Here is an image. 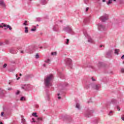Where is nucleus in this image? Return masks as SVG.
I'll return each instance as SVG.
<instances>
[{
	"label": "nucleus",
	"instance_id": "nucleus-14",
	"mask_svg": "<svg viewBox=\"0 0 124 124\" xmlns=\"http://www.w3.org/2000/svg\"><path fill=\"white\" fill-rule=\"evenodd\" d=\"M58 73L60 78H61V79H63V77H64V75L62 74V73L59 71H58Z\"/></svg>",
	"mask_w": 124,
	"mask_h": 124
},
{
	"label": "nucleus",
	"instance_id": "nucleus-49",
	"mask_svg": "<svg viewBox=\"0 0 124 124\" xmlns=\"http://www.w3.org/2000/svg\"><path fill=\"white\" fill-rule=\"evenodd\" d=\"M121 119L123 121H124V115H122V117H121Z\"/></svg>",
	"mask_w": 124,
	"mask_h": 124
},
{
	"label": "nucleus",
	"instance_id": "nucleus-34",
	"mask_svg": "<svg viewBox=\"0 0 124 124\" xmlns=\"http://www.w3.org/2000/svg\"><path fill=\"white\" fill-rule=\"evenodd\" d=\"M21 122L23 124H25L26 123V120H25V119L22 118V120H21Z\"/></svg>",
	"mask_w": 124,
	"mask_h": 124
},
{
	"label": "nucleus",
	"instance_id": "nucleus-46",
	"mask_svg": "<svg viewBox=\"0 0 124 124\" xmlns=\"http://www.w3.org/2000/svg\"><path fill=\"white\" fill-rule=\"evenodd\" d=\"M89 9H90V8L87 7L86 9V10H85L86 12H88V11H89Z\"/></svg>",
	"mask_w": 124,
	"mask_h": 124
},
{
	"label": "nucleus",
	"instance_id": "nucleus-60",
	"mask_svg": "<svg viewBox=\"0 0 124 124\" xmlns=\"http://www.w3.org/2000/svg\"><path fill=\"white\" fill-rule=\"evenodd\" d=\"M102 46H103L100 45V48H101V47H102Z\"/></svg>",
	"mask_w": 124,
	"mask_h": 124
},
{
	"label": "nucleus",
	"instance_id": "nucleus-44",
	"mask_svg": "<svg viewBox=\"0 0 124 124\" xmlns=\"http://www.w3.org/2000/svg\"><path fill=\"white\" fill-rule=\"evenodd\" d=\"M92 80L93 82L96 81V80H95V79L93 78V77L92 78Z\"/></svg>",
	"mask_w": 124,
	"mask_h": 124
},
{
	"label": "nucleus",
	"instance_id": "nucleus-43",
	"mask_svg": "<svg viewBox=\"0 0 124 124\" xmlns=\"http://www.w3.org/2000/svg\"><path fill=\"white\" fill-rule=\"evenodd\" d=\"M36 31V29L34 28V29H31V31Z\"/></svg>",
	"mask_w": 124,
	"mask_h": 124
},
{
	"label": "nucleus",
	"instance_id": "nucleus-52",
	"mask_svg": "<svg viewBox=\"0 0 124 124\" xmlns=\"http://www.w3.org/2000/svg\"><path fill=\"white\" fill-rule=\"evenodd\" d=\"M3 114H4V113L3 112H2L1 113V117H2V116H3Z\"/></svg>",
	"mask_w": 124,
	"mask_h": 124
},
{
	"label": "nucleus",
	"instance_id": "nucleus-42",
	"mask_svg": "<svg viewBox=\"0 0 124 124\" xmlns=\"http://www.w3.org/2000/svg\"><path fill=\"white\" fill-rule=\"evenodd\" d=\"M6 66H7V64L6 63H5L3 65V68H5V67H6Z\"/></svg>",
	"mask_w": 124,
	"mask_h": 124
},
{
	"label": "nucleus",
	"instance_id": "nucleus-30",
	"mask_svg": "<svg viewBox=\"0 0 124 124\" xmlns=\"http://www.w3.org/2000/svg\"><path fill=\"white\" fill-rule=\"evenodd\" d=\"M5 45V44L4 43L1 42H0V46H4Z\"/></svg>",
	"mask_w": 124,
	"mask_h": 124
},
{
	"label": "nucleus",
	"instance_id": "nucleus-59",
	"mask_svg": "<svg viewBox=\"0 0 124 124\" xmlns=\"http://www.w3.org/2000/svg\"><path fill=\"white\" fill-rule=\"evenodd\" d=\"M9 85H11V82H9Z\"/></svg>",
	"mask_w": 124,
	"mask_h": 124
},
{
	"label": "nucleus",
	"instance_id": "nucleus-28",
	"mask_svg": "<svg viewBox=\"0 0 124 124\" xmlns=\"http://www.w3.org/2000/svg\"><path fill=\"white\" fill-rule=\"evenodd\" d=\"M98 67H101L102 66V62H99L98 64Z\"/></svg>",
	"mask_w": 124,
	"mask_h": 124
},
{
	"label": "nucleus",
	"instance_id": "nucleus-50",
	"mask_svg": "<svg viewBox=\"0 0 124 124\" xmlns=\"http://www.w3.org/2000/svg\"><path fill=\"white\" fill-rule=\"evenodd\" d=\"M35 108H39V105H35Z\"/></svg>",
	"mask_w": 124,
	"mask_h": 124
},
{
	"label": "nucleus",
	"instance_id": "nucleus-47",
	"mask_svg": "<svg viewBox=\"0 0 124 124\" xmlns=\"http://www.w3.org/2000/svg\"><path fill=\"white\" fill-rule=\"evenodd\" d=\"M121 72H122V73H124V68H122V69H121Z\"/></svg>",
	"mask_w": 124,
	"mask_h": 124
},
{
	"label": "nucleus",
	"instance_id": "nucleus-2",
	"mask_svg": "<svg viewBox=\"0 0 124 124\" xmlns=\"http://www.w3.org/2000/svg\"><path fill=\"white\" fill-rule=\"evenodd\" d=\"M66 65L68 66L70 68H72V60L69 58H66L65 59Z\"/></svg>",
	"mask_w": 124,
	"mask_h": 124
},
{
	"label": "nucleus",
	"instance_id": "nucleus-11",
	"mask_svg": "<svg viewBox=\"0 0 124 124\" xmlns=\"http://www.w3.org/2000/svg\"><path fill=\"white\" fill-rule=\"evenodd\" d=\"M112 54H113V50H109L107 52V56L108 57H111Z\"/></svg>",
	"mask_w": 124,
	"mask_h": 124
},
{
	"label": "nucleus",
	"instance_id": "nucleus-7",
	"mask_svg": "<svg viewBox=\"0 0 124 124\" xmlns=\"http://www.w3.org/2000/svg\"><path fill=\"white\" fill-rule=\"evenodd\" d=\"M32 123H36V124H39V122H40V121L42 122L43 119L42 117H39V118H37L36 120H35L34 118H32Z\"/></svg>",
	"mask_w": 124,
	"mask_h": 124
},
{
	"label": "nucleus",
	"instance_id": "nucleus-62",
	"mask_svg": "<svg viewBox=\"0 0 124 124\" xmlns=\"http://www.w3.org/2000/svg\"><path fill=\"white\" fill-rule=\"evenodd\" d=\"M19 76H22V74H20Z\"/></svg>",
	"mask_w": 124,
	"mask_h": 124
},
{
	"label": "nucleus",
	"instance_id": "nucleus-10",
	"mask_svg": "<svg viewBox=\"0 0 124 124\" xmlns=\"http://www.w3.org/2000/svg\"><path fill=\"white\" fill-rule=\"evenodd\" d=\"M98 30H102L103 31L105 30V26L104 25H103L100 24H98Z\"/></svg>",
	"mask_w": 124,
	"mask_h": 124
},
{
	"label": "nucleus",
	"instance_id": "nucleus-45",
	"mask_svg": "<svg viewBox=\"0 0 124 124\" xmlns=\"http://www.w3.org/2000/svg\"><path fill=\"white\" fill-rule=\"evenodd\" d=\"M117 109L118 110V111H120L121 110V108H120V107L117 106Z\"/></svg>",
	"mask_w": 124,
	"mask_h": 124
},
{
	"label": "nucleus",
	"instance_id": "nucleus-25",
	"mask_svg": "<svg viewBox=\"0 0 124 124\" xmlns=\"http://www.w3.org/2000/svg\"><path fill=\"white\" fill-rule=\"evenodd\" d=\"M41 3H42V4H46L47 3L46 2V0H42L41 1Z\"/></svg>",
	"mask_w": 124,
	"mask_h": 124
},
{
	"label": "nucleus",
	"instance_id": "nucleus-3",
	"mask_svg": "<svg viewBox=\"0 0 124 124\" xmlns=\"http://www.w3.org/2000/svg\"><path fill=\"white\" fill-rule=\"evenodd\" d=\"M63 30L67 31V32H68V33H71V34H73V33H74V32H73V31L71 29V27H70V26H67L66 27H64L63 29Z\"/></svg>",
	"mask_w": 124,
	"mask_h": 124
},
{
	"label": "nucleus",
	"instance_id": "nucleus-54",
	"mask_svg": "<svg viewBox=\"0 0 124 124\" xmlns=\"http://www.w3.org/2000/svg\"><path fill=\"white\" fill-rule=\"evenodd\" d=\"M43 66H44V67H46V64L44 63V64H43Z\"/></svg>",
	"mask_w": 124,
	"mask_h": 124
},
{
	"label": "nucleus",
	"instance_id": "nucleus-4",
	"mask_svg": "<svg viewBox=\"0 0 124 124\" xmlns=\"http://www.w3.org/2000/svg\"><path fill=\"white\" fill-rule=\"evenodd\" d=\"M109 16L108 14H105L104 16L100 17V20L102 22H105L108 19Z\"/></svg>",
	"mask_w": 124,
	"mask_h": 124
},
{
	"label": "nucleus",
	"instance_id": "nucleus-8",
	"mask_svg": "<svg viewBox=\"0 0 124 124\" xmlns=\"http://www.w3.org/2000/svg\"><path fill=\"white\" fill-rule=\"evenodd\" d=\"M21 89H22V90H24V91H29L30 86L28 85H21Z\"/></svg>",
	"mask_w": 124,
	"mask_h": 124
},
{
	"label": "nucleus",
	"instance_id": "nucleus-13",
	"mask_svg": "<svg viewBox=\"0 0 124 124\" xmlns=\"http://www.w3.org/2000/svg\"><path fill=\"white\" fill-rule=\"evenodd\" d=\"M99 87H100V85H93L92 88L94 90H97V91L99 89Z\"/></svg>",
	"mask_w": 124,
	"mask_h": 124
},
{
	"label": "nucleus",
	"instance_id": "nucleus-24",
	"mask_svg": "<svg viewBox=\"0 0 124 124\" xmlns=\"http://www.w3.org/2000/svg\"><path fill=\"white\" fill-rule=\"evenodd\" d=\"M32 115L33 117H35V118H37V117H38V116H37L36 112H34L32 114Z\"/></svg>",
	"mask_w": 124,
	"mask_h": 124
},
{
	"label": "nucleus",
	"instance_id": "nucleus-32",
	"mask_svg": "<svg viewBox=\"0 0 124 124\" xmlns=\"http://www.w3.org/2000/svg\"><path fill=\"white\" fill-rule=\"evenodd\" d=\"M0 95H4V93H3V91H1L0 92Z\"/></svg>",
	"mask_w": 124,
	"mask_h": 124
},
{
	"label": "nucleus",
	"instance_id": "nucleus-21",
	"mask_svg": "<svg viewBox=\"0 0 124 124\" xmlns=\"http://www.w3.org/2000/svg\"><path fill=\"white\" fill-rule=\"evenodd\" d=\"M113 0H108V2L107 3L108 5H109V4H111V3H112Z\"/></svg>",
	"mask_w": 124,
	"mask_h": 124
},
{
	"label": "nucleus",
	"instance_id": "nucleus-63",
	"mask_svg": "<svg viewBox=\"0 0 124 124\" xmlns=\"http://www.w3.org/2000/svg\"><path fill=\"white\" fill-rule=\"evenodd\" d=\"M58 95L59 96V95H60V93H58Z\"/></svg>",
	"mask_w": 124,
	"mask_h": 124
},
{
	"label": "nucleus",
	"instance_id": "nucleus-26",
	"mask_svg": "<svg viewBox=\"0 0 124 124\" xmlns=\"http://www.w3.org/2000/svg\"><path fill=\"white\" fill-rule=\"evenodd\" d=\"M87 22H89V18H85L84 20V23L86 24V23H87Z\"/></svg>",
	"mask_w": 124,
	"mask_h": 124
},
{
	"label": "nucleus",
	"instance_id": "nucleus-41",
	"mask_svg": "<svg viewBox=\"0 0 124 124\" xmlns=\"http://www.w3.org/2000/svg\"><path fill=\"white\" fill-rule=\"evenodd\" d=\"M20 94V91L19 90H17V92L16 93V95H18V94Z\"/></svg>",
	"mask_w": 124,
	"mask_h": 124
},
{
	"label": "nucleus",
	"instance_id": "nucleus-53",
	"mask_svg": "<svg viewBox=\"0 0 124 124\" xmlns=\"http://www.w3.org/2000/svg\"><path fill=\"white\" fill-rule=\"evenodd\" d=\"M8 90V91H11V90H12V88H9Z\"/></svg>",
	"mask_w": 124,
	"mask_h": 124
},
{
	"label": "nucleus",
	"instance_id": "nucleus-23",
	"mask_svg": "<svg viewBox=\"0 0 124 124\" xmlns=\"http://www.w3.org/2000/svg\"><path fill=\"white\" fill-rule=\"evenodd\" d=\"M76 107L78 109H80V104L79 103H77Z\"/></svg>",
	"mask_w": 124,
	"mask_h": 124
},
{
	"label": "nucleus",
	"instance_id": "nucleus-29",
	"mask_svg": "<svg viewBox=\"0 0 124 124\" xmlns=\"http://www.w3.org/2000/svg\"><path fill=\"white\" fill-rule=\"evenodd\" d=\"M65 44L68 45L69 44V40L68 39H66V41L65 42Z\"/></svg>",
	"mask_w": 124,
	"mask_h": 124
},
{
	"label": "nucleus",
	"instance_id": "nucleus-19",
	"mask_svg": "<svg viewBox=\"0 0 124 124\" xmlns=\"http://www.w3.org/2000/svg\"><path fill=\"white\" fill-rule=\"evenodd\" d=\"M0 5H1L3 7H5V4L3 3V1H0Z\"/></svg>",
	"mask_w": 124,
	"mask_h": 124
},
{
	"label": "nucleus",
	"instance_id": "nucleus-9",
	"mask_svg": "<svg viewBox=\"0 0 124 124\" xmlns=\"http://www.w3.org/2000/svg\"><path fill=\"white\" fill-rule=\"evenodd\" d=\"M4 28L6 27L7 29H9L10 31H11L12 30V28H11V26H9V25H6V24H4L3 23L2 24V25H0V28Z\"/></svg>",
	"mask_w": 124,
	"mask_h": 124
},
{
	"label": "nucleus",
	"instance_id": "nucleus-16",
	"mask_svg": "<svg viewBox=\"0 0 124 124\" xmlns=\"http://www.w3.org/2000/svg\"><path fill=\"white\" fill-rule=\"evenodd\" d=\"M24 26H29V21L28 20H25L23 23Z\"/></svg>",
	"mask_w": 124,
	"mask_h": 124
},
{
	"label": "nucleus",
	"instance_id": "nucleus-61",
	"mask_svg": "<svg viewBox=\"0 0 124 124\" xmlns=\"http://www.w3.org/2000/svg\"><path fill=\"white\" fill-rule=\"evenodd\" d=\"M0 124H3V123H2V122H0Z\"/></svg>",
	"mask_w": 124,
	"mask_h": 124
},
{
	"label": "nucleus",
	"instance_id": "nucleus-36",
	"mask_svg": "<svg viewBox=\"0 0 124 124\" xmlns=\"http://www.w3.org/2000/svg\"><path fill=\"white\" fill-rule=\"evenodd\" d=\"M68 86V83L65 82L63 85V87H67Z\"/></svg>",
	"mask_w": 124,
	"mask_h": 124
},
{
	"label": "nucleus",
	"instance_id": "nucleus-38",
	"mask_svg": "<svg viewBox=\"0 0 124 124\" xmlns=\"http://www.w3.org/2000/svg\"><path fill=\"white\" fill-rule=\"evenodd\" d=\"M89 0H84V3H86V4H88V3H89Z\"/></svg>",
	"mask_w": 124,
	"mask_h": 124
},
{
	"label": "nucleus",
	"instance_id": "nucleus-33",
	"mask_svg": "<svg viewBox=\"0 0 124 124\" xmlns=\"http://www.w3.org/2000/svg\"><path fill=\"white\" fill-rule=\"evenodd\" d=\"M88 67L89 68H91L92 69H94V67H93V66H92V65H89Z\"/></svg>",
	"mask_w": 124,
	"mask_h": 124
},
{
	"label": "nucleus",
	"instance_id": "nucleus-20",
	"mask_svg": "<svg viewBox=\"0 0 124 124\" xmlns=\"http://www.w3.org/2000/svg\"><path fill=\"white\" fill-rule=\"evenodd\" d=\"M31 77V75H27L25 76V80H28Z\"/></svg>",
	"mask_w": 124,
	"mask_h": 124
},
{
	"label": "nucleus",
	"instance_id": "nucleus-22",
	"mask_svg": "<svg viewBox=\"0 0 124 124\" xmlns=\"http://www.w3.org/2000/svg\"><path fill=\"white\" fill-rule=\"evenodd\" d=\"M20 101H26V97H25L24 96H22L20 98Z\"/></svg>",
	"mask_w": 124,
	"mask_h": 124
},
{
	"label": "nucleus",
	"instance_id": "nucleus-40",
	"mask_svg": "<svg viewBox=\"0 0 124 124\" xmlns=\"http://www.w3.org/2000/svg\"><path fill=\"white\" fill-rule=\"evenodd\" d=\"M49 62H50V59H47L46 61H45V62H46V63H49Z\"/></svg>",
	"mask_w": 124,
	"mask_h": 124
},
{
	"label": "nucleus",
	"instance_id": "nucleus-58",
	"mask_svg": "<svg viewBox=\"0 0 124 124\" xmlns=\"http://www.w3.org/2000/svg\"><path fill=\"white\" fill-rule=\"evenodd\" d=\"M20 79V77H18V78H16V80H19Z\"/></svg>",
	"mask_w": 124,
	"mask_h": 124
},
{
	"label": "nucleus",
	"instance_id": "nucleus-37",
	"mask_svg": "<svg viewBox=\"0 0 124 124\" xmlns=\"http://www.w3.org/2000/svg\"><path fill=\"white\" fill-rule=\"evenodd\" d=\"M53 31H57V26L53 27Z\"/></svg>",
	"mask_w": 124,
	"mask_h": 124
},
{
	"label": "nucleus",
	"instance_id": "nucleus-57",
	"mask_svg": "<svg viewBox=\"0 0 124 124\" xmlns=\"http://www.w3.org/2000/svg\"><path fill=\"white\" fill-rule=\"evenodd\" d=\"M20 53H21L22 54H23L24 53V51L22 50L21 51Z\"/></svg>",
	"mask_w": 124,
	"mask_h": 124
},
{
	"label": "nucleus",
	"instance_id": "nucleus-15",
	"mask_svg": "<svg viewBox=\"0 0 124 124\" xmlns=\"http://www.w3.org/2000/svg\"><path fill=\"white\" fill-rule=\"evenodd\" d=\"M119 53H120V49H115L114 50V54L115 55H119Z\"/></svg>",
	"mask_w": 124,
	"mask_h": 124
},
{
	"label": "nucleus",
	"instance_id": "nucleus-39",
	"mask_svg": "<svg viewBox=\"0 0 124 124\" xmlns=\"http://www.w3.org/2000/svg\"><path fill=\"white\" fill-rule=\"evenodd\" d=\"M39 58V55L37 53L35 55V58L36 59H38Z\"/></svg>",
	"mask_w": 124,
	"mask_h": 124
},
{
	"label": "nucleus",
	"instance_id": "nucleus-6",
	"mask_svg": "<svg viewBox=\"0 0 124 124\" xmlns=\"http://www.w3.org/2000/svg\"><path fill=\"white\" fill-rule=\"evenodd\" d=\"M83 33L84 35L86 36V37H87L88 39V42H90V43H93V39L88 35V33L86 32H83Z\"/></svg>",
	"mask_w": 124,
	"mask_h": 124
},
{
	"label": "nucleus",
	"instance_id": "nucleus-5",
	"mask_svg": "<svg viewBox=\"0 0 124 124\" xmlns=\"http://www.w3.org/2000/svg\"><path fill=\"white\" fill-rule=\"evenodd\" d=\"M93 110H90V109H87L85 112V116L87 118H90V117H91L92 114H93Z\"/></svg>",
	"mask_w": 124,
	"mask_h": 124
},
{
	"label": "nucleus",
	"instance_id": "nucleus-55",
	"mask_svg": "<svg viewBox=\"0 0 124 124\" xmlns=\"http://www.w3.org/2000/svg\"><path fill=\"white\" fill-rule=\"evenodd\" d=\"M61 98H62V97L61 96L58 97V99H61Z\"/></svg>",
	"mask_w": 124,
	"mask_h": 124
},
{
	"label": "nucleus",
	"instance_id": "nucleus-12",
	"mask_svg": "<svg viewBox=\"0 0 124 124\" xmlns=\"http://www.w3.org/2000/svg\"><path fill=\"white\" fill-rule=\"evenodd\" d=\"M10 52L11 54H17V51H16V49L15 48H12L10 50Z\"/></svg>",
	"mask_w": 124,
	"mask_h": 124
},
{
	"label": "nucleus",
	"instance_id": "nucleus-35",
	"mask_svg": "<svg viewBox=\"0 0 124 124\" xmlns=\"http://www.w3.org/2000/svg\"><path fill=\"white\" fill-rule=\"evenodd\" d=\"M36 21H37V22H40V21H41V18L40 17H37L36 18Z\"/></svg>",
	"mask_w": 124,
	"mask_h": 124
},
{
	"label": "nucleus",
	"instance_id": "nucleus-31",
	"mask_svg": "<svg viewBox=\"0 0 124 124\" xmlns=\"http://www.w3.org/2000/svg\"><path fill=\"white\" fill-rule=\"evenodd\" d=\"M5 44H7V45L9 44V41L8 40H5Z\"/></svg>",
	"mask_w": 124,
	"mask_h": 124
},
{
	"label": "nucleus",
	"instance_id": "nucleus-27",
	"mask_svg": "<svg viewBox=\"0 0 124 124\" xmlns=\"http://www.w3.org/2000/svg\"><path fill=\"white\" fill-rule=\"evenodd\" d=\"M51 56H57V52H51Z\"/></svg>",
	"mask_w": 124,
	"mask_h": 124
},
{
	"label": "nucleus",
	"instance_id": "nucleus-51",
	"mask_svg": "<svg viewBox=\"0 0 124 124\" xmlns=\"http://www.w3.org/2000/svg\"><path fill=\"white\" fill-rule=\"evenodd\" d=\"M11 63H15V61H11Z\"/></svg>",
	"mask_w": 124,
	"mask_h": 124
},
{
	"label": "nucleus",
	"instance_id": "nucleus-64",
	"mask_svg": "<svg viewBox=\"0 0 124 124\" xmlns=\"http://www.w3.org/2000/svg\"><path fill=\"white\" fill-rule=\"evenodd\" d=\"M40 48H41V49H42V46H41V47H40Z\"/></svg>",
	"mask_w": 124,
	"mask_h": 124
},
{
	"label": "nucleus",
	"instance_id": "nucleus-56",
	"mask_svg": "<svg viewBox=\"0 0 124 124\" xmlns=\"http://www.w3.org/2000/svg\"><path fill=\"white\" fill-rule=\"evenodd\" d=\"M103 2H105L106 1V0H102Z\"/></svg>",
	"mask_w": 124,
	"mask_h": 124
},
{
	"label": "nucleus",
	"instance_id": "nucleus-17",
	"mask_svg": "<svg viewBox=\"0 0 124 124\" xmlns=\"http://www.w3.org/2000/svg\"><path fill=\"white\" fill-rule=\"evenodd\" d=\"M117 102V100L116 99H112L111 100V103H112V104H116V103Z\"/></svg>",
	"mask_w": 124,
	"mask_h": 124
},
{
	"label": "nucleus",
	"instance_id": "nucleus-18",
	"mask_svg": "<svg viewBox=\"0 0 124 124\" xmlns=\"http://www.w3.org/2000/svg\"><path fill=\"white\" fill-rule=\"evenodd\" d=\"M25 33H28L29 32V27H25Z\"/></svg>",
	"mask_w": 124,
	"mask_h": 124
},
{
	"label": "nucleus",
	"instance_id": "nucleus-1",
	"mask_svg": "<svg viewBox=\"0 0 124 124\" xmlns=\"http://www.w3.org/2000/svg\"><path fill=\"white\" fill-rule=\"evenodd\" d=\"M54 79V76L52 74H50L47 76L44 79L45 85L46 88H49V87H51L52 86V81Z\"/></svg>",
	"mask_w": 124,
	"mask_h": 124
},
{
	"label": "nucleus",
	"instance_id": "nucleus-48",
	"mask_svg": "<svg viewBox=\"0 0 124 124\" xmlns=\"http://www.w3.org/2000/svg\"><path fill=\"white\" fill-rule=\"evenodd\" d=\"M113 113V111H110L108 114L109 116H111V114Z\"/></svg>",
	"mask_w": 124,
	"mask_h": 124
}]
</instances>
